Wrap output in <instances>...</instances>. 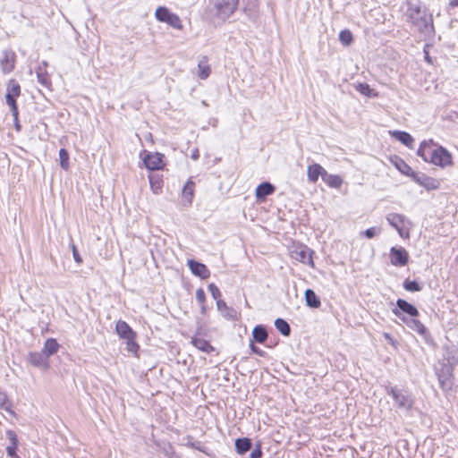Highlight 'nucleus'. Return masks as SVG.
<instances>
[{
  "mask_svg": "<svg viewBox=\"0 0 458 458\" xmlns=\"http://www.w3.org/2000/svg\"><path fill=\"white\" fill-rule=\"evenodd\" d=\"M417 154L425 162H429L442 167L452 163L450 153L443 147L435 146L433 140L421 142Z\"/></svg>",
  "mask_w": 458,
  "mask_h": 458,
  "instance_id": "nucleus-1",
  "label": "nucleus"
},
{
  "mask_svg": "<svg viewBox=\"0 0 458 458\" xmlns=\"http://www.w3.org/2000/svg\"><path fill=\"white\" fill-rule=\"evenodd\" d=\"M406 15L408 21L417 27L420 31L428 33L432 30L431 16L426 14L419 0H407Z\"/></svg>",
  "mask_w": 458,
  "mask_h": 458,
  "instance_id": "nucleus-2",
  "label": "nucleus"
},
{
  "mask_svg": "<svg viewBox=\"0 0 458 458\" xmlns=\"http://www.w3.org/2000/svg\"><path fill=\"white\" fill-rule=\"evenodd\" d=\"M457 363V359L453 356L447 360V362L441 363V367L437 369V375L441 388L444 391H448L453 386V369L454 364Z\"/></svg>",
  "mask_w": 458,
  "mask_h": 458,
  "instance_id": "nucleus-3",
  "label": "nucleus"
},
{
  "mask_svg": "<svg viewBox=\"0 0 458 458\" xmlns=\"http://www.w3.org/2000/svg\"><path fill=\"white\" fill-rule=\"evenodd\" d=\"M115 331L117 335L126 340V349L129 352L136 354L140 346L135 342V333L130 327V326L123 320H119L115 326Z\"/></svg>",
  "mask_w": 458,
  "mask_h": 458,
  "instance_id": "nucleus-4",
  "label": "nucleus"
},
{
  "mask_svg": "<svg viewBox=\"0 0 458 458\" xmlns=\"http://www.w3.org/2000/svg\"><path fill=\"white\" fill-rule=\"evenodd\" d=\"M21 89L19 82L14 79H10L6 85L5 100L6 104L10 106L12 115L18 114V106L16 98L21 95Z\"/></svg>",
  "mask_w": 458,
  "mask_h": 458,
  "instance_id": "nucleus-5",
  "label": "nucleus"
},
{
  "mask_svg": "<svg viewBox=\"0 0 458 458\" xmlns=\"http://www.w3.org/2000/svg\"><path fill=\"white\" fill-rule=\"evenodd\" d=\"M386 392L392 396L399 409L409 411L411 408L413 400L408 392L393 386H386Z\"/></svg>",
  "mask_w": 458,
  "mask_h": 458,
  "instance_id": "nucleus-6",
  "label": "nucleus"
},
{
  "mask_svg": "<svg viewBox=\"0 0 458 458\" xmlns=\"http://www.w3.org/2000/svg\"><path fill=\"white\" fill-rule=\"evenodd\" d=\"M216 8V14L225 20L229 18L237 9L239 0H212Z\"/></svg>",
  "mask_w": 458,
  "mask_h": 458,
  "instance_id": "nucleus-7",
  "label": "nucleus"
},
{
  "mask_svg": "<svg viewBox=\"0 0 458 458\" xmlns=\"http://www.w3.org/2000/svg\"><path fill=\"white\" fill-rule=\"evenodd\" d=\"M156 18L161 22H165L176 30L182 28V21L175 13H171L166 7L159 6L156 10Z\"/></svg>",
  "mask_w": 458,
  "mask_h": 458,
  "instance_id": "nucleus-8",
  "label": "nucleus"
},
{
  "mask_svg": "<svg viewBox=\"0 0 458 458\" xmlns=\"http://www.w3.org/2000/svg\"><path fill=\"white\" fill-rule=\"evenodd\" d=\"M16 55L11 49H4L0 57V69L4 74L11 73L15 67Z\"/></svg>",
  "mask_w": 458,
  "mask_h": 458,
  "instance_id": "nucleus-9",
  "label": "nucleus"
},
{
  "mask_svg": "<svg viewBox=\"0 0 458 458\" xmlns=\"http://www.w3.org/2000/svg\"><path fill=\"white\" fill-rule=\"evenodd\" d=\"M392 312L401 319L410 329L417 332L420 335H424L426 334V327L424 325L418 320L416 318H406L397 310H392Z\"/></svg>",
  "mask_w": 458,
  "mask_h": 458,
  "instance_id": "nucleus-10",
  "label": "nucleus"
},
{
  "mask_svg": "<svg viewBox=\"0 0 458 458\" xmlns=\"http://www.w3.org/2000/svg\"><path fill=\"white\" fill-rule=\"evenodd\" d=\"M390 260L395 267H403L408 263L409 254L403 247H392L390 249Z\"/></svg>",
  "mask_w": 458,
  "mask_h": 458,
  "instance_id": "nucleus-11",
  "label": "nucleus"
},
{
  "mask_svg": "<svg viewBox=\"0 0 458 458\" xmlns=\"http://www.w3.org/2000/svg\"><path fill=\"white\" fill-rule=\"evenodd\" d=\"M164 155L158 152L145 153V168L148 170H161L165 166Z\"/></svg>",
  "mask_w": 458,
  "mask_h": 458,
  "instance_id": "nucleus-12",
  "label": "nucleus"
},
{
  "mask_svg": "<svg viewBox=\"0 0 458 458\" xmlns=\"http://www.w3.org/2000/svg\"><path fill=\"white\" fill-rule=\"evenodd\" d=\"M312 254H313L312 250H310V248H308L306 246H302V247L297 248L294 250H293L292 257L299 262L307 264V265L310 266L311 267H314L315 265H314V262L312 259Z\"/></svg>",
  "mask_w": 458,
  "mask_h": 458,
  "instance_id": "nucleus-13",
  "label": "nucleus"
},
{
  "mask_svg": "<svg viewBox=\"0 0 458 458\" xmlns=\"http://www.w3.org/2000/svg\"><path fill=\"white\" fill-rule=\"evenodd\" d=\"M29 362L37 368L47 369L49 367L48 358L41 351L39 352H30L29 354Z\"/></svg>",
  "mask_w": 458,
  "mask_h": 458,
  "instance_id": "nucleus-14",
  "label": "nucleus"
},
{
  "mask_svg": "<svg viewBox=\"0 0 458 458\" xmlns=\"http://www.w3.org/2000/svg\"><path fill=\"white\" fill-rule=\"evenodd\" d=\"M188 267L193 275L199 276L202 279H206L210 276V271L208 268L206 267V265L200 262L190 259L188 260Z\"/></svg>",
  "mask_w": 458,
  "mask_h": 458,
  "instance_id": "nucleus-15",
  "label": "nucleus"
},
{
  "mask_svg": "<svg viewBox=\"0 0 458 458\" xmlns=\"http://www.w3.org/2000/svg\"><path fill=\"white\" fill-rule=\"evenodd\" d=\"M394 310H399L403 315L407 314L411 318H417L419 316V310L417 308L403 299L396 301V308Z\"/></svg>",
  "mask_w": 458,
  "mask_h": 458,
  "instance_id": "nucleus-16",
  "label": "nucleus"
},
{
  "mask_svg": "<svg viewBox=\"0 0 458 458\" xmlns=\"http://www.w3.org/2000/svg\"><path fill=\"white\" fill-rule=\"evenodd\" d=\"M276 188L273 184L268 182H264L256 188V198L258 200L263 201L267 196L273 194Z\"/></svg>",
  "mask_w": 458,
  "mask_h": 458,
  "instance_id": "nucleus-17",
  "label": "nucleus"
},
{
  "mask_svg": "<svg viewBox=\"0 0 458 458\" xmlns=\"http://www.w3.org/2000/svg\"><path fill=\"white\" fill-rule=\"evenodd\" d=\"M414 180L417 183L423 186L427 190H436L438 188V182L424 174H416Z\"/></svg>",
  "mask_w": 458,
  "mask_h": 458,
  "instance_id": "nucleus-18",
  "label": "nucleus"
},
{
  "mask_svg": "<svg viewBox=\"0 0 458 458\" xmlns=\"http://www.w3.org/2000/svg\"><path fill=\"white\" fill-rule=\"evenodd\" d=\"M326 172L327 171L318 164L310 165L307 169L308 180L311 182H316L319 176L323 178V174Z\"/></svg>",
  "mask_w": 458,
  "mask_h": 458,
  "instance_id": "nucleus-19",
  "label": "nucleus"
},
{
  "mask_svg": "<svg viewBox=\"0 0 458 458\" xmlns=\"http://www.w3.org/2000/svg\"><path fill=\"white\" fill-rule=\"evenodd\" d=\"M191 343L194 345L198 350L205 352L211 353L215 351V348L209 344L208 341L199 338L198 336L191 337Z\"/></svg>",
  "mask_w": 458,
  "mask_h": 458,
  "instance_id": "nucleus-20",
  "label": "nucleus"
},
{
  "mask_svg": "<svg viewBox=\"0 0 458 458\" xmlns=\"http://www.w3.org/2000/svg\"><path fill=\"white\" fill-rule=\"evenodd\" d=\"M391 134L395 140H399L406 147L410 148H413L414 139L410 133L402 131H394Z\"/></svg>",
  "mask_w": 458,
  "mask_h": 458,
  "instance_id": "nucleus-21",
  "label": "nucleus"
},
{
  "mask_svg": "<svg viewBox=\"0 0 458 458\" xmlns=\"http://www.w3.org/2000/svg\"><path fill=\"white\" fill-rule=\"evenodd\" d=\"M252 443L248 437L237 438L235 440V450L240 455L245 454L251 449Z\"/></svg>",
  "mask_w": 458,
  "mask_h": 458,
  "instance_id": "nucleus-22",
  "label": "nucleus"
},
{
  "mask_svg": "<svg viewBox=\"0 0 458 458\" xmlns=\"http://www.w3.org/2000/svg\"><path fill=\"white\" fill-rule=\"evenodd\" d=\"M198 76L201 80H206L210 72V66L208 64V58L206 56H202L198 63Z\"/></svg>",
  "mask_w": 458,
  "mask_h": 458,
  "instance_id": "nucleus-23",
  "label": "nucleus"
},
{
  "mask_svg": "<svg viewBox=\"0 0 458 458\" xmlns=\"http://www.w3.org/2000/svg\"><path fill=\"white\" fill-rule=\"evenodd\" d=\"M304 297L307 306L313 309L320 307L321 301L313 290L307 289L304 293Z\"/></svg>",
  "mask_w": 458,
  "mask_h": 458,
  "instance_id": "nucleus-24",
  "label": "nucleus"
},
{
  "mask_svg": "<svg viewBox=\"0 0 458 458\" xmlns=\"http://www.w3.org/2000/svg\"><path fill=\"white\" fill-rule=\"evenodd\" d=\"M150 189L155 194H158L161 192L163 187V179L162 176L157 174H150L148 175Z\"/></svg>",
  "mask_w": 458,
  "mask_h": 458,
  "instance_id": "nucleus-25",
  "label": "nucleus"
},
{
  "mask_svg": "<svg viewBox=\"0 0 458 458\" xmlns=\"http://www.w3.org/2000/svg\"><path fill=\"white\" fill-rule=\"evenodd\" d=\"M323 181L331 188L339 189L343 184V179L337 174H330L326 172L323 174Z\"/></svg>",
  "mask_w": 458,
  "mask_h": 458,
  "instance_id": "nucleus-26",
  "label": "nucleus"
},
{
  "mask_svg": "<svg viewBox=\"0 0 458 458\" xmlns=\"http://www.w3.org/2000/svg\"><path fill=\"white\" fill-rule=\"evenodd\" d=\"M386 218L390 225L394 229H399V227H401L406 221V217L403 215L397 213H390L386 216Z\"/></svg>",
  "mask_w": 458,
  "mask_h": 458,
  "instance_id": "nucleus-27",
  "label": "nucleus"
},
{
  "mask_svg": "<svg viewBox=\"0 0 458 458\" xmlns=\"http://www.w3.org/2000/svg\"><path fill=\"white\" fill-rule=\"evenodd\" d=\"M6 435L11 442L10 445H8L6 447V453L7 454L13 458L14 456H16V449H17V444H18V440H17V437H16V434L12 431V430H8L6 432Z\"/></svg>",
  "mask_w": 458,
  "mask_h": 458,
  "instance_id": "nucleus-28",
  "label": "nucleus"
},
{
  "mask_svg": "<svg viewBox=\"0 0 458 458\" xmlns=\"http://www.w3.org/2000/svg\"><path fill=\"white\" fill-rule=\"evenodd\" d=\"M59 349V344L54 338H49L45 342L42 352L48 358L49 356L55 354Z\"/></svg>",
  "mask_w": 458,
  "mask_h": 458,
  "instance_id": "nucleus-29",
  "label": "nucleus"
},
{
  "mask_svg": "<svg viewBox=\"0 0 458 458\" xmlns=\"http://www.w3.org/2000/svg\"><path fill=\"white\" fill-rule=\"evenodd\" d=\"M216 308L221 312L222 316L226 318H233L235 317V310L229 308L223 300H217Z\"/></svg>",
  "mask_w": 458,
  "mask_h": 458,
  "instance_id": "nucleus-30",
  "label": "nucleus"
},
{
  "mask_svg": "<svg viewBox=\"0 0 458 458\" xmlns=\"http://www.w3.org/2000/svg\"><path fill=\"white\" fill-rule=\"evenodd\" d=\"M254 340L259 344H263L267 339V332L263 326H256L252 331Z\"/></svg>",
  "mask_w": 458,
  "mask_h": 458,
  "instance_id": "nucleus-31",
  "label": "nucleus"
},
{
  "mask_svg": "<svg viewBox=\"0 0 458 458\" xmlns=\"http://www.w3.org/2000/svg\"><path fill=\"white\" fill-rule=\"evenodd\" d=\"M182 440L184 441L183 445L185 446L199 450L204 454H208L207 448L199 441H193L192 437L187 436L183 437Z\"/></svg>",
  "mask_w": 458,
  "mask_h": 458,
  "instance_id": "nucleus-32",
  "label": "nucleus"
},
{
  "mask_svg": "<svg viewBox=\"0 0 458 458\" xmlns=\"http://www.w3.org/2000/svg\"><path fill=\"white\" fill-rule=\"evenodd\" d=\"M276 328L284 335L289 336L291 334V327L288 322L283 318H276L275 320Z\"/></svg>",
  "mask_w": 458,
  "mask_h": 458,
  "instance_id": "nucleus-33",
  "label": "nucleus"
},
{
  "mask_svg": "<svg viewBox=\"0 0 458 458\" xmlns=\"http://www.w3.org/2000/svg\"><path fill=\"white\" fill-rule=\"evenodd\" d=\"M194 186L195 183L191 180H189L182 188V195L189 203H191L194 195Z\"/></svg>",
  "mask_w": 458,
  "mask_h": 458,
  "instance_id": "nucleus-34",
  "label": "nucleus"
},
{
  "mask_svg": "<svg viewBox=\"0 0 458 458\" xmlns=\"http://www.w3.org/2000/svg\"><path fill=\"white\" fill-rule=\"evenodd\" d=\"M59 159H60V165L61 167L67 171L70 167L69 163V153L65 148H61L59 150Z\"/></svg>",
  "mask_w": 458,
  "mask_h": 458,
  "instance_id": "nucleus-35",
  "label": "nucleus"
},
{
  "mask_svg": "<svg viewBox=\"0 0 458 458\" xmlns=\"http://www.w3.org/2000/svg\"><path fill=\"white\" fill-rule=\"evenodd\" d=\"M403 288L409 292H420L422 286L416 281L405 280L403 283Z\"/></svg>",
  "mask_w": 458,
  "mask_h": 458,
  "instance_id": "nucleus-36",
  "label": "nucleus"
},
{
  "mask_svg": "<svg viewBox=\"0 0 458 458\" xmlns=\"http://www.w3.org/2000/svg\"><path fill=\"white\" fill-rule=\"evenodd\" d=\"M339 40L345 46H348L352 41V34L349 30H342L339 34Z\"/></svg>",
  "mask_w": 458,
  "mask_h": 458,
  "instance_id": "nucleus-37",
  "label": "nucleus"
},
{
  "mask_svg": "<svg viewBox=\"0 0 458 458\" xmlns=\"http://www.w3.org/2000/svg\"><path fill=\"white\" fill-rule=\"evenodd\" d=\"M355 89L357 91H359L360 94L366 96V97H371L372 96V89H370L369 85L367 83H358L355 86Z\"/></svg>",
  "mask_w": 458,
  "mask_h": 458,
  "instance_id": "nucleus-38",
  "label": "nucleus"
},
{
  "mask_svg": "<svg viewBox=\"0 0 458 458\" xmlns=\"http://www.w3.org/2000/svg\"><path fill=\"white\" fill-rule=\"evenodd\" d=\"M36 73L38 77V81L44 86H47L49 83V80L47 73L44 72L43 68L39 66L37 69Z\"/></svg>",
  "mask_w": 458,
  "mask_h": 458,
  "instance_id": "nucleus-39",
  "label": "nucleus"
},
{
  "mask_svg": "<svg viewBox=\"0 0 458 458\" xmlns=\"http://www.w3.org/2000/svg\"><path fill=\"white\" fill-rule=\"evenodd\" d=\"M0 408L9 413H13L11 410V403L7 396L4 394H0Z\"/></svg>",
  "mask_w": 458,
  "mask_h": 458,
  "instance_id": "nucleus-40",
  "label": "nucleus"
},
{
  "mask_svg": "<svg viewBox=\"0 0 458 458\" xmlns=\"http://www.w3.org/2000/svg\"><path fill=\"white\" fill-rule=\"evenodd\" d=\"M208 291L210 292L212 297L215 299V300H220L219 297L221 296V293H220V290L218 289V287L215 284H209L208 285Z\"/></svg>",
  "mask_w": 458,
  "mask_h": 458,
  "instance_id": "nucleus-41",
  "label": "nucleus"
},
{
  "mask_svg": "<svg viewBox=\"0 0 458 458\" xmlns=\"http://www.w3.org/2000/svg\"><path fill=\"white\" fill-rule=\"evenodd\" d=\"M261 457H262L261 445L259 443L251 450L249 458H261Z\"/></svg>",
  "mask_w": 458,
  "mask_h": 458,
  "instance_id": "nucleus-42",
  "label": "nucleus"
},
{
  "mask_svg": "<svg viewBox=\"0 0 458 458\" xmlns=\"http://www.w3.org/2000/svg\"><path fill=\"white\" fill-rule=\"evenodd\" d=\"M361 233L363 235H365L367 238L371 239L375 235L380 233V230L377 229L376 227H370V228H368L367 230H365L364 232H362Z\"/></svg>",
  "mask_w": 458,
  "mask_h": 458,
  "instance_id": "nucleus-43",
  "label": "nucleus"
},
{
  "mask_svg": "<svg viewBox=\"0 0 458 458\" xmlns=\"http://www.w3.org/2000/svg\"><path fill=\"white\" fill-rule=\"evenodd\" d=\"M196 300L199 304L205 303L206 301V294L202 288H199L196 291Z\"/></svg>",
  "mask_w": 458,
  "mask_h": 458,
  "instance_id": "nucleus-44",
  "label": "nucleus"
},
{
  "mask_svg": "<svg viewBox=\"0 0 458 458\" xmlns=\"http://www.w3.org/2000/svg\"><path fill=\"white\" fill-rule=\"evenodd\" d=\"M71 248H72V256H73V259H74L75 262L78 263V264H81L82 263V259H81V255L79 254L78 250H77L75 244L72 243L71 244Z\"/></svg>",
  "mask_w": 458,
  "mask_h": 458,
  "instance_id": "nucleus-45",
  "label": "nucleus"
},
{
  "mask_svg": "<svg viewBox=\"0 0 458 458\" xmlns=\"http://www.w3.org/2000/svg\"><path fill=\"white\" fill-rule=\"evenodd\" d=\"M396 167L403 174H407V171L411 170V167L402 159L396 163Z\"/></svg>",
  "mask_w": 458,
  "mask_h": 458,
  "instance_id": "nucleus-46",
  "label": "nucleus"
},
{
  "mask_svg": "<svg viewBox=\"0 0 458 458\" xmlns=\"http://www.w3.org/2000/svg\"><path fill=\"white\" fill-rule=\"evenodd\" d=\"M250 346L251 351H252L254 353H256V354H258V355H259V356H261V357H263V356H264L265 352H264V351H262L261 349H259V347H257V346L253 344V342H250Z\"/></svg>",
  "mask_w": 458,
  "mask_h": 458,
  "instance_id": "nucleus-47",
  "label": "nucleus"
},
{
  "mask_svg": "<svg viewBox=\"0 0 458 458\" xmlns=\"http://www.w3.org/2000/svg\"><path fill=\"white\" fill-rule=\"evenodd\" d=\"M396 231L398 232L399 235L403 239H407L410 236L408 230H404L403 226L399 227V229H396Z\"/></svg>",
  "mask_w": 458,
  "mask_h": 458,
  "instance_id": "nucleus-48",
  "label": "nucleus"
},
{
  "mask_svg": "<svg viewBox=\"0 0 458 458\" xmlns=\"http://www.w3.org/2000/svg\"><path fill=\"white\" fill-rule=\"evenodd\" d=\"M19 114L16 116H13L14 127L17 131H21V124L18 118Z\"/></svg>",
  "mask_w": 458,
  "mask_h": 458,
  "instance_id": "nucleus-49",
  "label": "nucleus"
},
{
  "mask_svg": "<svg viewBox=\"0 0 458 458\" xmlns=\"http://www.w3.org/2000/svg\"><path fill=\"white\" fill-rule=\"evenodd\" d=\"M191 157L193 159V160H197L199 157V150L198 149H194L191 153Z\"/></svg>",
  "mask_w": 458,
  "mask_h": 458,
  "instance_id": "nucleus-50",
  "label": "nucleus"
},
{
  "mask_svg": "<svg viewBox=\"0 0 458 458\" xmlns=\"http://www.w3.org/2000/svg\"><path fill=\"white\" fill-rule=\"evenodd\" d=\"M200 305H201V307H200L201 314L205 315L207 313V308L205 306V303L200 304Z\"/></svg>",
  "mask_w": 458,
  "mask_h": 458,
  "instance_id": "nucleus-51",
  "label": "nucleus"
},
{
  "mask_svg": "<svg viewBox=\"0 0 458 458\" xmlns=\"http://www.w3.org/2000/svg\"><path fill=\"white\" fill-rule=\"evenodd\" d=\"M450 4L452 6H457L458 5V0H451Z\"/></svg>",
  "mask_w": 458,
  "mask_h": 458,
  "instance_id": "nucleus-52",
  "label": "nucleus"
},
{
  "mask_svg": "<svg viewBox=\"0 0 458 458\" xmlns=\"http://www.w3.org/2000/svg\"><path fill=\"white\" fill-rule=\"evenodd\" d=\"M425 58H426V60H427L428 62H430V58H429V56H428V53H426V57H425Z\"/></svg>",
  "mask_w": 458,
  "mask_h": 458,
  "instance_id": "nucleus-53",
  "label": "nucleus"
},
{
  "mask_svg": "<svg viewBox=\"0 0 458 458\" xmlns=\"http://www.w3.org/2000/svg\"><path fill=\"white\" fill-rule=\"evenodd\" d=\"M139 156H140V158H142V157H143V150L139 153Z\"/></svg>",
  "mask_w": 458,
  "mask_h": 458,
  "instance_id": "nucleus-54",
  "label": "nucleus"
},
{
  "mask_svg": "<svg viewBox=\"0 0 458 458\" xmlns=\"http://www.w3.org/2000/svg\"><path fill=\"white\" fill-rule=\"evenodd\" d=\"M385 335H386V338H390L388 334H386Z\"/></svg>",
  "mask_w": 458,
  "mask_h": 458,
  "instance_id": "nucleus-55",
  "label": "nucleus"
},
{
  "mask_svg": "<svg viewBox=\"0 0 458 458\" xmlns=\"http://www.w3.org/2000/svg\"><path fill=\"white\" fill-rule=\"evenodd\" d=\"M43 64H44V66L47 65V62H43Z\"/></svg>",
  "mask_w": 458,
  "mask_h": 458,
  "instance_id": "nucleus-56",
  "label": "nucleus"
},
{
  "mask_svg": "<svg viewBox=\"0 0 458 458\" xmlns=\"http://www.w3.org/2000/svg\"><path fill=\"white\" fill-rule=\"evenodd\" d=\"M13 458H20L18 455L14 456Z\"/></svg>",
  "mask_w": 458,
  "mask_h": 458,
  "instance_id": "nucleus-57",
  "label": "nucleus"
}]
</instances>
